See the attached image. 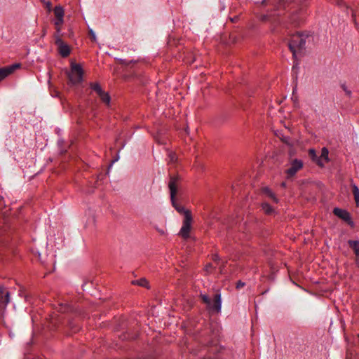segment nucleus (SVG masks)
<instances>
[{
    "instance_id": "1",
    "label": "nucleus",
    "mask_w": 359,
    "mask_h": 359,
    "mask_svg": "<svg viewBox=\"0 0 359 359\" xmlns=\"http://www.w3.org/2000/svg\"><path fill=\"white\" fill-rule=\"evenodd\" d=\"M306 45V37L301 34H295L292 36L289 43V48L294 58L300 56L304 50Z\"/></svg>"
},
{
    "instance_id": "2",
    "label": "nucleus",
    "mask_w": 359,
    "mask_h": 359,
    "mask_svg": "<svg viewBox=\"0 0 359 359\" xmlns=\"http://www.w3.org/2000/svg\"><path fill=\"white\" fill-rule=\"evenodd\" d=\"M83 70L80 64L71 62V69L68 72L69 81L74 84L80 83L83 81Z\"/></svg>"
},
{
    "instance_id": "3",
    "label": "nucleus",
    "mask_w": 359,
    "mask_h": 359,
    "mask_svg": "<svg viewBox=\"0 0 359 359\" xmlns=\"http://www.w3.org/2000/svg\"><path fill=\"white\" fill-rule=\"evenodd\" d=\"M201 297L203 302L207 304L210 310L215 312H219L222 306L221 296L219 294L215 295L214 299H210L207 295L202 294Z\"/></svg>"
},
{
    "instance_id": "4",
    "label": "nucleus",
    "mask_w": 359,
    "mask_h": 359,
    "mask_svg": "<svg viewBox=\"0 0 359 359\" xmlns=\"http://www.w3.org/2000/svg\"><path fill=\"white\" fill-rule=\"evenodd\" d=\"M192 217L189 211L185 212V217L183 220V224L179 232V235L184 238H187L189 236V233L191 228Z\"/></svg>"
},
{
    "instance_id": "5",
    "label": "nucleus",
    "mask_w": 359,
    "mask_h": 359,
    "mask_svg": "<svg viewBox=\"0 0 359 359\" xmlns=\"http://www.w3.org/2000/svg\"><path fill=\"white\" fill-rule=\"evenodd\" d=\"M169 189L170 191V197L172 201V204L173 207L176 209L177 211H178L180 213H184L185 215V212L188 211L187 210H185L183 207L180 206L179 204L177 203L175 201V197L177 194V181L175 179H172L169 182Z\"/></svg>"
},
{
    "instance_id": "6",
    "label": "nucleus",
    "mask_w": 359,
    "mask_h": 359,
    "mask_svg": "<svg viewBox=\"0 0 359 359\" xmlns=\"http://www.w3.org/2000/svg\"><path fill=\"white\" fill-rule=\"evenodd\" d=\"M55 40L60 54L62 57L68 56L70 53L69 46L62 40L60 36L55 35Z\"/></svg>"
},
{
    "instance_id": "7",
    "label": "nucleus",
    "mask_w": 359,
    "mask_h": 359,
    "mask_svg": "<svg viewBox=\"0 0 359 359\" xmlns=\"http://www.w3.org/2000/svg\"><path fill=\"white\" fill-rule=\"evenodd\" d=\"M303 167V163L298 159L292 160L290 163V168L287 170V177H293Z\"/></svg>"
},
{
    "instance_id": "8",
    "label": "nucleus",
    "mask_w": 359,
    "mask_h": 359,
    "mask_svg": "<svg viewBox=\"0 0 359 359\" xmlns=\"http://www.w3.org/2000/svg\"><path fill=\"white\" fill-rule=\"evenodd\" d=\"M19 65H13L9 67H6L3 68H0V81L4 79L8 75L12 74L15 69L19 67Z\"/></svg>"
},
{
    "instance_id": "9",
    "label": "nucleus",
    "mask_w": 359,
    "mask_h": 359,
    "mask_svg": "<svg viewBox=\"0 0 359 359\" xmlns=\"http://www.w3.org/2000/svg\"><path fill=\"white\" fill-rule=\"evenodd\" d=\"M333 212L335 215L341 218L344 221L348 222L351 220L350 214L345 210L336 208L334 209Z\"/></svg>"
},
{
    "instance_id": "10",
    "label": "nucleus",
    "mask_w": 359,
    "mask_h": 359,
    "mask_svg": "<svg viewBox=\"0 0 359 359\" xmlns=\"http://www.w3.org/2000/svg\"><path fill=\"white\" fill-rule=\"evenodd\" d=\"M329 151L326 148H323L321 151V156L316 160L318 165L323 166L326 162L328 161Z\"/></svg>"
},
{
    "instance_id": "11",
    "label": "nucleus",
    "mask_w": 359,
    "mask_h": 359,
    "mask_svg": "<svg viewBox=\"0 0 359 359\" xmlns=\"http://www.w3.org/2000/svg\"><path fill=\"white\" fill-rule=\"evenodd\" d=\"M0 293H1V297H0L1 304L3 306H6L10 301L9 293L8 291L5 290L4 289H1Z\"/></svg>"
},
{
    "instance_id": "12",
    "label": "nucleus",
    "mask_w": 359,
    "mask_h": 359,
    "mask_svg": "<svg viewBox=\"0 0 359 359\" xmlns=\"http://www.w3.org/2000/svg\"><path fill=\"white\" fill-rule=\"evenodd\" d=\"M64 23V18H58L54 20V25L56 29V32L58 36H60L62 31V26Z\"/></svg>"
},
{
    "instance_id": "13",
    "label": "nucleus",
    "mask_w": 359,
    "mask_h": 359,
    "mask_svg": "<svg viewBox=\"0 0 359 359\" xmlns=\"http://www.w3.org/2000/svg\"><path fill=\"white\" fill-rule=\"evenodd\" d=\"M53 11H54V15L55 16V19L64 18L65 11L62 6H55Z\"/></svg>"
},
{
    "instance_id": "14",
    "label": "nucleus",
    "mask_w": 359,
    "mask_h": 359,
    "mask_svg": "<svg viewBox=\"0 0 359 359\" xmlns=\"http://www.w3.org/2000/svg\"><path fill=\"white\" fill-rule=\"evenodd\" d=\"M348 243L353 250L355 256L359 255V241L350 240L348 241Z\"/></svg>"
},
{
    "instance_id": "15",
    "label": "nucleus",
    "mask_w": 359,
    "mask_h": 359,
    "mask_svg": "<svg viewBox=\"0 0 359 359\" xmlns=\"http://www.w3.org/2000/svg\"><path fill=\"white\" fill-rule=\"evenodd\" d=\"M263 192L270 198L273 200L275 203H278V200L275 196V194L270 190L269 188L265 187L263 189Z\"/></svg>"
},
{
    "instance_id": "16",
    "label": "nucleus",
    "mask_w": 359,
    "mask_h": 359,
    "mask_svg": "<svg viewBox=\"0 0 359 359\" xmlns=\"http://www.w3.org/2000/svg\"><path fill=\"white\" fill-rule=\"evenodd\" d=\"M262 208L263 211L267 215H272L275 212L274 209L267 203H263Z\"/></svg>"
},
{
    "instance_id": "17",
    "label": "nucleus",
    "mask_w": 359,
    "mask_h": 359,
    "mask_svg": "<svg viewBox=\"0 0 359 359\" xmlns=\"http://www.w3.org/2000/svg\"><path fill=\"white\" fill-rule=\"evenodd\" d=\"M100 99L103 102H104L107 104H109L110 103V97L107 93H105L104 91H102L101 94L98 95Z\"/></svg>"
},
{
    "instance_id": "18",
    "label": "nucleus",
    "mask_w": 359,
    "mask_h": 359,
    "mask_svg": "<svg viewBox=\"0 0 359 359\" xmlns=\"http://www.w3.org/2000/svg\"><path fill=\"white\" fill-rule=\"evenodd\" d=\"M133 284L138 285L142 287H148V281L144 278H141L140 280H136L133 281Z\"/></svg>"
},
{
    "instance_id": "19",
    "label": "nucleus",
    "mask_w": 359,
    "mask_h": 359,
    "mask_svg": "<svg viewBox=\"0 0 359 359\" xmlns=\"http://www.w3.org/2000/svg\"><path fill=\"white\" fill-rule=\"evenodd\" d=\"M90 88L95 90L97 95L101 94V93L103 91L101 86L97 83H91L90 84Z\"/></svg>"
},
{
    "instance_id": "20",
    "label": "nucleus",
    "mask_w": 359,
    "mask_h": 359,
    "mask_svg": "<svg viewBox=\"0 0 359 359\" xmlns=\"http://www.w3.org/2000/svg\"><path fill=\"white\" fill-rule=\"evenodd\" d=\"M353 193L354 195V199L355 201V203H357V205H358L359 204V189L355 184L353 185Z\"/></svg>"
},
{
    "instance_id": "21",
    "label": "nucleus",
    "mask_w": 359,
    "mask_h": 359,
    "mask_svg": "<svg viewBox=\"0 0 359 359\" xmlns=\"http://www.w3.org/2000/svg\"><path fill=\"white\" fill-rule=\"evenodd\" d=\"M276 135L279 137L284 142L289 144V140L287 137L283 136L280 132H278Z\"/></svg>"
},
{
    "instance_id": "22",
    "label": "nucleus",
    "mask_w": 359,
    "mask_h": 359,
    "mask_svg": "<svg viewBox=\"0 0 359 359\" xmlns=\"http://www.w3.org/2000/svg\"><path fill=\"white\" fill-rule=\"evenodd\" d=\"M169 159L171 162H175L176 160H177V157H176V155L174 153H170L169 154Z\"/></svg>"
},
{
    "instance_id": "23",
    "label": "nucleus",
    "mask_w": 359,
    "mask_h": 359,
    "mask_svg": "<svg viewBox=\"0 0 359 359\" xmlns=\"http://www.w3.org/2000/svg\"><path fill=\"white\" fill-rule=\"evenodd\" d=\"M309 155L311 156V157L313 160H314V159H316V151H315V150H314V149H309Z\"/></svg>"
},
{
    "instance_id": "24",
    "label": "nucleus",
    "mask_w": 359,
    "mask_h": 359,
    "mask_svg": "<svg viewBox=\"0 0 359 359\" xmlns=\"http://www.w3.org/2000/svg\"><path fill=\"white\" fill-rule=\"evenodd\" d=\"M341 88L348 95H351V91L348 90L347 87L344 84L341 85Z\"/></svg>"
},
{
    "instance_id": "25",
    "label": "nucleus",
    "mask_w": 359,
    "mask_h": 359,
    "mask_svg": "<svg viewBox=\"0 0 359 359\" xmlns=\"http://www.w3.org/2000/svg\"><path fill=\"white\" fill-rule=\"evenodd\" d=\"M90 34L91 35L92 39L95 41L97 39L95 33L92 29H90Z\"/></svg>"
},
{
    "instance_id": "26",
    "label": "nucleus",
    "mask_w": 359,
    "mask_h": 359,
    "mask_svg": "<svg viewBox=\"0 0 359 359\" xmlns=\"http://www.w3.org/2000/svg\"><path fill=\"white\" fill-rule=\"evenodd\" d=\"M159 233L161 235H165L166 233V231L164 229H156Z\"/></svg>"
},
{
    "instance_id": "27",
    "label": "nucleus",
    "mask_w": 359,
    "mask_h": 359,
    "mask_svg": "<svg viewBox=\"0 0 359 359\" xmlns=\"http://www.w3.org/2000/svg\"><path fill=\"white\" fill-rule=\"evenodd\" d=\"M245 285L244 283L241 282V281H239L238 283H237V285H236V287L237 288H241L242 287H243Z\"/></svg>"
},
{
    "instance_id": "28",
    "label": "nucleus",
    "mask_w": 359,
    "mask_h": 359,
    "mask_svg": "<svg viewBox=\"0 0 359 359\" xmlns=\"http://www.w3.org/2000/svg\"><path fill=\"white\" fill-rule=\"evenodd\" d=\"M355 264L358 267H359V255H356L355 256Z\"/></svg>"
},
{
    "instance_id": "29",
    "label": "nucleus",
    "mask_w": 359,
    "mask_h": 359,
    "mask_svg": "<svg viewBox=\"0 0 359 359\" xmlns=\"http://www.w3.org/2000/svg\"><path fill=\"white\" fill-rule=\"evenodd\" d=\"M47 8H48V11H50V9H51V4L49 1L47 2Z\"/></svg>"
},
{
    "instance_id": "30",
    "label": "nucleus",
    "mask_w": 359,
    "mask_h": 359,
    "mask_svg": "<svg viewBox=\"0 0 359 359\" xmlns=\"http://www.w3.org/2000/svg\"><path fill=\"white\" fill-rule=\"evenodd\" d=\"M117 160H118L117 158H116V159H115V160H114V161H113V162H112V163H114V162L117 161Z\"/></svg>"
},
{
    "instance_id": "31",
    "label": "nucleus",
    "mask_w": 359,
    "mask_h": 359,
    "mask_svg": "<svg viewBox=\"0 0 359 359\" xmlns=\"http://www.w3.org/2000/svg\"><path fill=\"white\" fill-rule=\"evenodd\" d=\"M282 186H283V187H285V184L284 182H283V183H282Z\"/></svg>"
}]
</instances>
